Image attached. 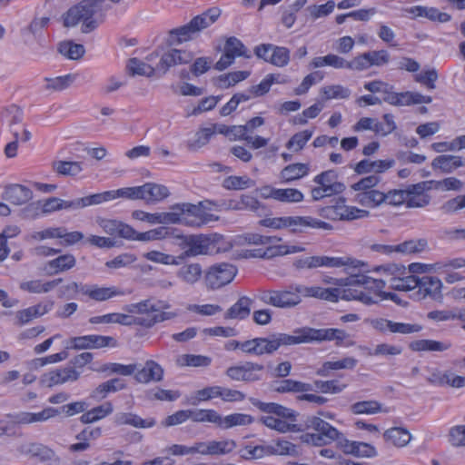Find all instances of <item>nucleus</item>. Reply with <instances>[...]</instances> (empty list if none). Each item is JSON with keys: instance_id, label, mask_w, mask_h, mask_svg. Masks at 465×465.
I'll return each mask as SVG.
<instances>
[{"instance_id": "obj_2", "label": "nucleus", "mask_w": 465, "mask_h": 465, "mask_svg": "<svg viewBox=\"0 0 465 465\" xmlns=\"http://www.w3.org/2000/svg\"><path fill=\"white\" fill-rule=\"evenodd\" d=\"M306 427L314 430L316 432L305 433L302 435L301 439L302 442L313 446L321 447L335 441L337 447L340 448V441H342L345 438L343 433L320 417H309L306 420Z\"/></svg>"}, {"instance_id": "obj_18", "label": "nucleus", "mask_w": 465, "mask_h": 465, "mask_svg": "<svg viewBox=\"0 0 465 465\" xmlns=\"http://www.w3.org/2000/svg\"><path fill=\"white\" fill-rule=\"evenodd\" d=\"M71 344L76 350L100 349L110 345L114 346L115 341L110 336L93 334L72 338Z\"/></svg>"}, {"instance_id": "obj_54", "label": "nucleus", "mask_w": 465, "mask_h": 465, "mask_svg": "<svg viewBox=\"0 0 465 465\" xmlns=\"http://www.w3.org/2000/svg\"><path fill=\"white\" fill-rule=\"evenodd\" d=\"M236 448L233 440H211L209 441V453L211 456H219L231 453Z\"/></svg>"}, {"instance_id": "obj_63", "label": "nucleus", "mask_w": 465, "mask_h": 465, "mask_svg": "<svg viewBox=\"0 0 465 465\" xmlns=\"http://www.w3.org/2000/svg\"><path fill=\"white\" fill-rule=\"evenodd\" d=\"M271 64L282 67L288 64L290 61V51L283 46H277L272 45V51L270 55Z\"/></svg>"}, {"instance_id": "obj_55", "label": "nucleus", "mask_w": 465, "mask_h": 465, "mask_svg": "<svg viewBox=\"0 0 465 465\" xmlns=\"http://www.w3.org/2000/svg\"><path fill=\"white\" fill-rule=\"evenodd\" d=\"M262 424L270 429H273L279 432L285 433L289 431H296V425L287 422L286 420L274 418L272 416L262 417L261 419Z\"/></svg>"}, {"instance_id": "obj_41", "label": "nucleus", "mask_w": 465, "mask_h": 465, "mask_svg": "<svg viewBox=\"0 0 465 465\" xmlns=\"http://www.w3.org/2000/svg\"><path fill=\"white\" fill-rule=\"evenodd\" d=\"M450 342L438 341L434 340H416L409 344L412 351H443L450 349Z\"/></svg>"}, {"instance_id": "obj_28", "label": "nucleus", "mask_w": 465, "mask_h": 465, "mask_svg": "<svg viewBox=\"0 0 465 465\" xmlns=\"http://www.w3.org/2000/svg\"><path fill=\"white\" fill-rule=\"evenodd\" d=\"M395 164V161L393 159L391 160H376L371 161L369 159H363L360 161L354 171L358 174L368 173H382L387 170L393 167Z\"/></svg>"}, {"instance_id": "obj_23", "label": "nucleus", "mask_w": 465, "mask_h": 465, "mask_svg": "<svg viewBox=\"0 0 465 465\" xmlns=\"http://www.w3.org/2000/svg\"><path fill=\"white\" fill-rule=\"evenodd\" d=\"M313 182L332 195L341 193L346 188L343 183L338 181V173L334 170L322 172L314 177Z\"/></svg>"}, {"instance_id": "obj_64", "label": "nucleus", "mask_w": 465, "mask_h": 465, "mask_svg": "<svg viewBox=\"0 0 465 465\" xmlns=\"http://www.w3.org/2000/svg\"><path fill=\"white\" fill-rule=\"evenodd\" d=\"M325 100L346 99L351 95V91L340 84L328 85L322 88Z\"/></svg>"}, {"instance_id": "obj_57", "label": "nucleus", "mask_w": 465, "mask_h": 465, "mask_svg": "<svg viewBox=\"0 0 465 465\" xmlns=\"http://www.w3.org/2000/svg\"><path fill=\"white\" fill-rule=\"evenodd\" d=\"M243 241L249 245L267 247L270 245H274V243L280 242L281 239L275 236H264L258 233H247L243 236Z\"/></svg>"}, {"instance_id": "obj_8", "label": "nucleus", "mask_w": 465, "mask_h": 465, "mask_svg": "<svg viewBox=\"0 0 465 465\" xmlns=\"http://www.w3.org/2000/svg\"><path fill=\"white\" fill-rule=\"evenodd\" d=\"M355 280L362 284L361 296H367L371 300V302H362L363 304L370 305L383 300H391L397 304H401V301L396 293L382 291L386 285L385 280L373 279L367 275L360 276Z\"/></svg>"}, {"instance_id": "obj_31", "label": "nucleus", "mask_w": 465, "mask_h": 465, "mask_svg": "<svg viewBox=\"0 0 465 465\" xmlns=\"http://www.w3.org/2000/svg\"><path fill=\"white\" fill-rule=\"evenodd\" d=\"M62 281L63 280L61 278L47 282H43L42 280H31L22 282L19 284V288L24 292L34 294L47 293L54 290L59 283L62 282Z\"/></svg>"}, {"instance_id": "obj_9", "label": "nucleus", "mask_w": 465, "mask_h": 465, "mask_svg": "<svg viewBox=\"0 0 465 465\" xmlns=\"http://www.w3.org/2000/svg\"><path fill=\"white\" fill-rule=\"evenodd\" d=\"M237 273V268L227 262L211 266L206 272L204 280L208 289L216 290L230 283Z\"/></svg>"}, {"instance_id": "obj_11", "label": "nucleus", "mask_w": 465, "mask_h": 465, "mask_svg": "<svg viewBox=\"0 0 465 465\" xmlns=\"http://www.w3.org/2000/svg\"><path fill=\"white\" fill-rule=\"evenodd\" d=\"M323 213L329 219L346 221L363 219L370 215V212L367 210L346 205L344 198H340L335 205L328 206L323 209Z\"/></svg>"}, {"instance_id": "obj_42", "label": "nucleus", "mask_w": 465, "mask_h": 465, "mask_svg": "<svg viewBox=\"0 0 465 465\" xmlns=\"http://www.w3.org/2000/svg\"><path fill=\"white\" fill-rule=\"evenodd\" d=\"M203 270L199 263L183 265L177 272V277L187 284L196 283L202 277Z\"/></svg>"}, {"instance_id": "obj_3", "label": "nucleus", "mask_w": 465, "mask_h": 465, "mask_svg": "<svg viewBox=\"0 0 465 465\" xmlns=\"http://www.w3.org/2000/svg\"><path fill=\"white\" fill-rule=\"evenodd\" d=\"M295 345L300 343L322 342L334 341L337 346H351L350 334L336 328L314 329L304 327L293 331Z\"/></svg>"}, {"instance_id": "obj_29", "label": "nucleus", "mask_w": 465, "mask_h": 465, "mask_svg": "<svg viewBox=\"0 0 465 465\" xmlns=\"http://www.w3.org/2000/svg\"><path fill=\"white\" fill-rule=\"evenodd\" d=\"M142 200L146 203H154L161 202L170 195V192L165 185L154 183H147L141 186Z\"/></svg>"}, {"instance_id": "obj_4", "label": "nucleus", "mask_w": 465, "mask_h": 465, "mask_svg": "<svg viewBox=\"0 0 465 465\" xmlns=\"http://www.w3.org/2000/svg\"><path fill=\"white\" fill-rule=\"evenodd\" d=\"M301 284H291L285 289L264 291L260 300L268 305L280 309H292L298 306L302 301L300 292Z\"/></svg>"}, {"instance_id": "obj_40", "label": "nucleus", "mask_w": 465, "mask_h": 465, "mask_svg": "<svg viewBox=\"0 0 465 465\" xmlns=\"http://www.w3.org/2000/svg\"><path fill=\"white\" fill-rule=\"evenodd\" d=\"M358 361L353 357H345L339 361H325L322 367L317 371V374L326 377L331 371L334 370H352L357 365Z\"/></svg>"}, {"instance_id": "obj_36", "label": "nucleus", "mask_w": 465, "mask_h": 465, "mask_svg": "<svg viewBox=\"0 0 465 465\" xmlns=\"http://www.w3.org/2000/svg\"><path fill=\"white\" fill-rule=\"evenodd\" d=\"M252 404L263 412L275 414L279 417L288 419L291 421L295 420L294 411L278 403L262 402L261 401L254 400L252 401Z\"/></svg>"}, {"instance_id": "obj_27", "label": "nucleus", "mask_w": 465, "mask_h": 465, "mask_svg": "<svg viewBox=\"0 0 465 465\" xmlns=\"http://www.w3.org/2000/svg\"><path fill=\"white\" fill-rule=\"evenodd\" d=\"M33 192L21 184H11L7 186L3 193V199L9 201L15 205H22L31 200Z\"/></svg>"}, {"instance_id": "obj_52", "label": "nucleus", "mask_w": 465, "mask_h": 465, "mask_svg": "<svg viewBox=\"0 0 465 465\" xmlns=\"http://www.w3.org/2000/svg\"><path fill=\"white\" fill-rule=\"evenodd\" d=\"M58 414H60V411L54 408L48 407L37 413H24L21 421L24 423L41 422L45 421L50 418L55 417Z\"/></svg>"}, {"instance_id": "obj_35", "label": "nucleus", "mask_w": 465, "mask_h": 465, "mask_svg": "<svg viewBox=\"0 0 465 465\" xmlns=\"http://www.w3.org/2000/svg\"><path fill=\"white\" fill-rule=\"evenodd\" d=\"M309 171L310 166L308 163H292L281 171L279 177L282 183H291L306 176Z\"/></svg>"}, {"instance_id": "obj_61", "label": "nucleus", "mask_w": 465, "mask_h": 465, "mask_svg": "<svg viewBox=\"0 0 465 465\" xmlns=\"http://www.w3.org/2000/svg\"><path fill=\"white\" fill-rule=\"evenodd\" d=\"M241 458L244 460H258L268 456L267 445H246L240 450Z\"/></svg>"}, {"instance_id": "obj_47", "label": "nucleus", "mask_w": 465, "mask_h": 465, "mask_svg": "<svg viewBox=\"0 0 465 465\" xmlns=\"http://www.w3.org/2000/svg\"><path fill=\"white\" fill-rule=\"evenodd\" d=\"M215 134V130L211 127L200 128L193 139L187 141V147L191 151H197L206 145L211 138Z\"/></svg>"}, {"instance_id": "obj_33", "label": "nucleus", "mask_w": 465, "mask_h": 465, "mask_svg": "<svg viewBox=\"0 0 465 465\" xmlns=\"http://www.w3.org/2000/svg\"><path fill=\"white\" fill-rule=\"evenodd\" d=\"M124 388L125 384L120 379H112L101 383L94 390H93L90 393V399L95 401H100L105 399L109 393L116 392Z\"/></svg>"}, {"instance_id": "obj_43", "label": "nucleus", "mask_w": 465, "mask_h": 465, "mask_svg": "<svg viewBox=\"0 0 465 465\" xmlns=\"http://www.w3.org/2000/svg\"><path fill=\"white\" fill-rule=\"evenodd\" d=\"M409 12L415 16H424L431 21L446 23L450 20V15L447 13L440 12L434 7L414 6Z\"/></svg>"}, {"instance_id": "obj_17", "label": "nucleus", "mask_w": 465, "mask_h": 465, "mask_svg": "<svg viewBox=\"0 0 465 465\" xmlns=\"http://www.w3.org/2000/svg\"><path fill=\"white\" fill-rule=\"evenodd\" d=\"M192 60L193 54L190 52L171 49L162 55L160 62L157 64V71L162 74H164L170 67L188 64Z\"/></svg>"}, {"instance_id": "obj_14", "label": "nucleus", "mask_w": 465, "mask_h": 465, "mask_svg": "<svg viewBox=\"0 0 465 465\" xmlns=\"http://www.w3.org/2000/svg\"><path fill=\"white\" fill-rule=\"evenodd\" d=\"M390 62V54L386 50L365 52L354 57L355 71L361 72L371 66H383Z\"/></svg>"}, {"instance_id": "obj_32", "label": "nucleus", "mask_w": 465, "mask_h": 465, "mask_svg": "<svg viewBox=\"0 0 465 465\" xmlns=\"http://www.w3.org/2000/svg\"><path fill=\"white\" fill-rule=\"evenodd\" d=\"M75 264V257L71 253H66L47 262L45 270L49 275H54L74 268Z\"/></svg>"}, {"instance_id": "obj_20", "label": "nucleus", "mask_w": 465, "mask_h": 465, "mask_svg": "<svg viewBox=\"0 0 465 465\" xmlns=\"http://www.w3.org/2000/svg\"><path fill=\"white\" fill-rule=\"evenodd\" d=\"M340 449L344 454L358 458H372L377 456L376 449L366 442L353 441L346 438L340 441Z\"/></svg>"}, {"instance_id": "obj_21", "label": "nucleus", "mask_w": 465, "mask_h": 465, "mask_svg": "<svg viewBox=\"0 0 465 465\" xmlns=\"http://www.w3.org/2000/svg\"><path fill=\"white\" fill-rule=\"evenodd\" d=\"M310 65L312 68L331 66L335 69H349L355 71L354 57L351 61H347L345 58L334 54L314 57Z\"/></svg>"}, {"instance_id": "obj_53", "label": "nucleus", "mask_w": 465, "mask_h": 465, "mask_svg": "<svg viewBox=\"0 0 465 465\" xmlns=\"http://www.w3.org/2000/svg\"><path fill=\"white\" fill-rule=\"evenodd\" d=\"M249 75V71H236L222 74L218 77L219 87L223 89L229 88L239 82L245 80Z\"/></svg>"}, {"instance_id": "obj_44", "label": "nucleus", "mask_w": 465, "mask_h": 465, "mask_svg": "<svg viewBox=\"0 0 465 465\" xmlns=\"http://www.w3.org/2000/svg\"><path fill=\"white\" fill-rule=\"evenodd\" d=\"M252 300L246 296L241 297L225 313L226 319H244L251 312Z\"/></svg>"}, {"instance_id": "obj_49", "label": "nucleus", "mask_w": 465, "mask_h": 465, "mask_svg": "<svg viewBox=\"0 0 465 465\" xmlns=\"http://www.w3.org/2000/svg\"><path fill=\"white\" fill-rule=\"evenodd\" d=\"M127 69L131 75H143L150 77L153 75L154 72L157 71V66L155 68L152 67L150 64L144 63L143 61L134 57L129 59L127 64Z\"/></svg>"}, {"instance_id": "obj_50", "label": "nucleus", "mask_w": 465, "mask_h": 465, "mask_svg": "<svg viewBox=\"0 0 465 465\" xmlns=\"http://www.w3.org/2000/svg\"><path fill=\"white\" fill-rule=\"evenodd\" d=\"M254 185H255V182L246 175L228 176L227 178H225L223 180V186L227 190H244L247 188H252Z\"/></svg>"}, {"instance_id": "obj_58", "label": "nucleus", "mask_w": 465, "mask_h": 465, "mask_svg": "<svg viewBox=\"0 0 465 465\" xmlns=\"http://www.w3.org/2000/svg\"><path fill=\"white\" fill-rule=\"evenodd\" d=\"M211 363V359L207 356L183 354L177 359V364L180 366L206 367Z\"/></svg>"}, {"instance_id": "obj_1", "label": "nucleus", "mask_w": 465, "mask_h": 465, "mask_svg": "<svg viewBox=\"0 0 465 465\" xmlns=\"http://www.w3.org/2000/svg\"><path fill=\"white\" fill-rule=\"evenodd\" d=\"M105 0H83L64 15V25L74 27L82 23V32L88 34L103 21Z\"/></svg>"}, {"instance_id": "obj_45", "label": "nucleus", "mask_w": 465, "mask_h": 465, "mask_svg": "<svg viewBox=\"0 0 465 465\" xmlns=\"http://www.w3.org/2000/svg\"><path fill=\"white\" fill-rule=\"evenodd\" d=\"M353 414H376L379 412H389V409L382 408L381 403L377 401H362L353 403L351 406Z\"/></svg>"}, {"instance_id": "obj_60", "label": "nucleus", "mask_w": 465, "mask_h": 465, "mask_svg": "<svg viewBox=\"0 0 465 465\" xmlns=\"http://www.w3.org/2000/svg\"><path fill=\"white\" fill-rule=\"evenodd\" d=\"M381 182L380 176L376 174H371L366 177L361 178L357 183L351 185V189L355 191L356 193H361L362 192H368L374 190L375 187Z\"/></svg>"}, {"instance_id": "obj_22", "label": "nucleus", "mask_w": 465, "mask_h": 465, "mask_svg": "<svg viewBox=\"0 0 465 465\" xmlns=\"http://www.w3.org/2000/svg\"><path fill=\"white\" fill-rule=\"evenodd\" d=\"M84 295L95 302H105L116 296H122L124 292L117 287H104L96 284H85Z\"/></svg>"}, {"instance_id": "obj_16", "label": "nucleus", "mask_w": 465, "mask_h": 465, "mask_svg": "<svg viewBox=\"0 0 465 465\" xmlns=\"http://www.w3.org/2000/svg\"><path fill=\"white\" fill-rule=\"evenodd\" d=\"M80 372L73 367L60 368L42 376L41 381L47 387H53L65 382L75 381L79 379Z\"/></svg>"}, {"instance_id": "obj_51", "label": "nucleus", "mask_w": 465, "mask_h": 465, "mask_svg": "<svg viewBox=\"0 0 465 465\" xmlns=\"http://www.w3.org/2000/svg\"><path fill=\"white\" fill-rule=\"evenodd\" d=\"M167 228L158 227L144 232H138L134 229V233L129 241H139V242H151L155 240H161L165 238L167 235Z\"/></svg>"}, {"instance_id": "obj_46", "label": "nucleus", "mask_w": 465, "mask_h": 465, "mask_svg": "<svg viewBox=\"0 0 465 465\" xmlns=\"http://www.w3.org/2000/svg\"><path fill=\"white\" fill-rule=\"evenodd\" d=\"M267 445V450H268V456L271 455H286V456H298L299 452L297 450L296 445L293 443L283 440H278L272 444H266Z\"/></svg>"}, {"instance_id": "obj_10", "label": "nucleus", "mask_w": 465, "mask_h": 465, "mask_svg": "<svg viewBox=\"0 0 465 465\" xmlns=\"http://www.w3.org/2000/svg\"><path fill=\"white\" fill-rule=\"evenodd\" d=\"M294 341L293 333H274L265 338H254L255 355L272 354L282 346L295 345Z\"/></svg>"}, {"instance_id": "obj_15", "label": "nucleus", "mask_w": 465, "mask_h": 465, "mask_svg": "<svg viewBox=\"0 0 465 465\" xmlns=\"http://www.w3.org/2000/svg\"><path fill=\"white\" fill-rule=\"evenodd\" d=\"M362 290L357 288L348 287L343 290L338 288H323L322 299L323 301L336 302L341 298L345 301H359L361 302H371L367 296H361Z\"/></svg>"}, {"instance_id": "obj_48", "label": "nucleus", "mask_w": 465, "mask_h": 465, "mask_svg": "<svg viewBox=\"0 0 465 465\" xmlns=\"http://www.w3.org/2000/svg\"><path fill=\"white\" fill-rule=\"evenodd\" d=\"M52 167L54 172L64 176H75L83 171L80 162L54 161Z\"/></svg>"}, {"instance_id": "obj_26", "label": "nucleus", "mask_w": 465, "mask_h": 465, "mask_svg": "<svg viewBox=\"0 0 465 465\" xmlns=\"http://www.w3.org/2000/svg\"><path fill=\"white\" fill-rule=\"evenodd\" d=\"M163 377V369L154 361H147L135 375V380L140 383H149L151 381H160Z\"/></svg>"}, {"instance_id": "obj_56", "label": "nucleus", "mask_w": 465, "mask_h": 465, "mask_svg": "<svg viewBox=\"0 0 465 465\" xmlns=\"http://www.w3.org/2000/svg\"><path fill=\"white\" fill-rule=\"evenodd\" d=\"M427 246V241L424 239L410 240L395 245V252L401 253H418L422 252Z\"/></svg>"}, {"instance_id": "obj_30", "label": "nucleus", "mask_w": 465, "mask_h": 465, "mask_svg": "<svg viewBox=\"0 0 465 465\" xmlns=\"http://www.w3.org/2000/svg\"><path fill=\"white\" fill-rule=\"evenodd\" d=\"M431 166L444 173H450L459 167L465 166V160L458 155L442 154L433 159Z\"/></svg>"}, {"instance_id": "obj_12", "label": "nucleus", "mask_w": 465, "mask_h": 465, "mask_svg": "<svg viewBox=\"0 0 465 465\" xmlns=\"http://www.w3.org/2000/svg\"><path fill=\"white\" fill-rule=\"evenodd\" d=\"M262 364L246 361L241 365L231 366L226 370V375L232 381L254 382L262 379Z\"/></svg>"}, {"instance_id": "obj_6", "label": "nucleus", "mask_w": 465, "mask_h": 465, "mask_svg": "<svg viewBox=\"0 0 465 465\" xmlns=\"http://www.w3.org/2000/svg\"><path fill=\"white\" fill-rule=\"evenodd\" d=\"M260 224L265 227L280 229L292 227L294 232L302 231V228L311 227L313 229L331 230L332 226L322 220L310 216H287L280 218H267L260 221Z\"/></svg>"}, {"instance_id": "obj_19", "label": "nucleus", "mask_w": 465, "mask_h": 465, "mask_svg": "<svg viewBox=\"0 0 465 465\" xmlns=\"http://www.w3.org/2000/svg\"><path fill=\"white\" fill-rule=\"evenodd\" d=\"M96 222L105 233L112 236H118L129 240L134 233V228L132 226L119 220L97 218Z\"/></svg>"}, {"instance_id": "obj_25", "label": "nucleus", "mask_w": 465, "mask_h": 465, "mask_svg": "<svg viewBox=\"0 0 465 465\" xmlns=\"http://www.w3.org/2000/svg\"><path fill=\"white\" fill-rule=\"evenodd\" d=\"M419 285L417 288L419 289V292L422 293V297L430 296L433 300H440L442 298L441 289L442 282L441 281L433 276H418Z\"/></svg>"}, {"instance_id": "obj_38", "label": "nucleus", "mask_w": 465, "mask_h": 465, "mask_svg": "<svg viewBox=\"0 0 465 465\" xmlns=\"http://www.w3.org/2000/svg\"><path fill=\"white\" fill-rule=\"evenodd\" d=\"M384 193L374 189L361 193H355L353 202L367 208H376L384 203Z\"/></svg>"}, {"instance_id": "obj_59", "label": "nucleus", "mask_w": 465, "mask_h": 465, "mask_svg": "<svg viewBox=\"0 0 465 465\" xmlns=\"http://www.w3.org/2000/svg\"><path fill=\"white\" fill-rule=\"evenodd\" d=\"M254 421L253 417L244 413H233L223 418V428L230 429L235 426H245Z\"/></svg>"}, {"instance_id": "obj_37", "label": "nucleus", "mask_w": 465, "mask_h": 465, "mask_svg": "<svg viewBox=\"0 0 465 465\" xmlns=\"http://www.w3.org/2000/svg\"><path fill=\"white\" fill-rule=\"evenodd\" d=\"M273 390L279 393L287 392H307L312 391V385L302 381L285 379L278 381H274Z\"/></svg>"}, {"instance_id": "obj_39", "label": "nucleus", "mask_w": 465, "mask_h": 465, "mask_svg": "<svg viewBox=\"0 0 465 465\" xmlns=\"http://www.w3.org/2000/svg\"><path fill=\"white\" fill-rule=\"evenodd\" d=\"M383 438L393 446L401 448L411 441V434L406 429L393 427L384 431Z\"/></svg>"}, {"instance_id": "obj_5", "label": "nucleus", "mask_w": 465, "mask_h": 465, "mask_svg": "<svg viewBox=\"0 0 465 465\" xmlns=\"http://www.w3.org/2000/svg\"><path fill=\"white\" fill-rule=\"evenodd\" d=\"M174 316L173 313H159L152 318L133 317L124 313L113 312L102 316H94L89 319L92 324L99 323H118L121 325H133L137 324L145 328H151L154 324L163 322L164 321L172 320Z\"/></svg>"}, {"instance_id": "obj_7", "label": "nucleus", "mask_w": 465, "mask_h": 465, "mask_svg": "<svg viewBox=\"0 0 465 465\" xmlns=\"http://www.w3.org/2000/svg\"><path fill=\"white\" fill-rule=\"evenodd\" d=\"M170 213L176 216L173 224L181 223L192 227H200L213 220V215L203 212L197 204L189 203H176L170 207Z\"/></svg>"}, {"instance_id": "obj_62", "label": "nucleus", "mask_w": 465, "mask_h": 465, "mask_svg": "<svg viewBox=\"0 0 465 465\" xmlns=\"http://www.w3.org/2000/svg\"><path fill=\"white\" fill-rule=\"evenodd\" d=\"M59 52L69 59L77 60L84 55V47L83 45L65 42L60 44Z\"/></svg>"}, {"instance_id": "obj_13", "label": "nucleus", "mask_w": 465, "mask_h": 465, "mask_svg": "<svg viewBox=\"0 0 465 465\" xmlns=\"http://www.w3.org/2000/svg\"><path fill=\"white\" fill-rule=\"evenodd\" d=\"M376 270H382L386 274L391 276L389 282L393 290L408 292L417 288V285H419L418 276L396 277V274H400L401 272V268L397 265L380 266Z\"/></svg>"}, {"instance_id": "obj_34", "label": "nucleus", "mask_w": 465, "mask_h": 465, "mask_svg": "<svg viewBox=\"0 0 465 465\" xmlns=\"http://www.w3.org/2000/svg\"><path fill=\"white\" fill-rule=\"evenodd\" d=\"M132 217L135 220L147 222L149 223H173L177 221V218L173 213H149L141 210H135L132 213Z\"/></svg>"}, {"instance_id": "obj_24", "label": "nucleus", "mask_w": 465, "mask_h": 465, "mask_svg": "<svg viewBox=\"0 0 465 465\" xmlns=\"http://www.w3.org/2000/svg\"><path fill=\"white\" fill-rule=\"evenodd\" d=\"M183 242L187 247L184 252L186 256H196L208 252L211 239L203 234L188 235L183 237Z\"/></svg>"}]
</instances>
